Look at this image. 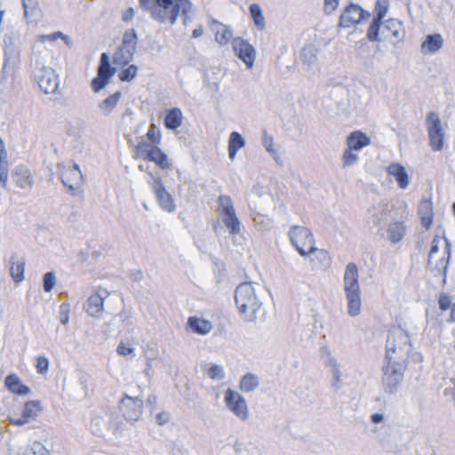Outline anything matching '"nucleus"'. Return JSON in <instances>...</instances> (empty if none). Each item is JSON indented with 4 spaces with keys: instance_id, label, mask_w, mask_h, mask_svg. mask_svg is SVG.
<instances>
[{
    "instance_id": "nucleus-42",
    "label": "nucleus",
    "mask_w": 455,
    "mask_h": 455,
    "mask_svg": "<svg viewBox=\"0 0 455 455\" xmlns=\"http://www.w3.org/2000/svg\"><path fill=\"white\" fill-rule=\"evenodd\" d=\"M207 374L212 379H221L225 377L223 367L216 363L210 365Z\"/></svg>"
},
{
    "instance_id": "nucleus-12",
    "label": "nucleus",
    "mask_w": 455,
    "mask_h": 455,
    "mask_svg": "<svg viewBox=\"0 0 455 455\" xmlns=\"http://www.w3.org/2000/svg\"><path fill=\"white\" fill-rule=\"evenodd\" d=\"M429 145L434 151H440L443 148V137L441 121L438 115L430 112L427 117Z\"/></svg>"
},
{
    "instance_id": "nucleus-56",
    "label": "nucleus",
    "mask_w": 455,
    "mask_h": 455,
    "mask_svg": "<svg viewBox=\"0 0 455 455\" xmlns=\"http://www.w3.org/2000/svg\"><path fill=\"white\" fill-rule=\"evenodd\" d=\"M156 403H157V397L156 395H149L146 400V403L148 406H149L150 408V412L152 413L154 409L156 408Z\"/></svg>"
},
{
    "instance_id": "nucleus-1",
    "label": "nucleus",
    "mask_w": 455,
    "mask_h": 455,
    "mask_svg": "<svg viewBox=\"0 0 455 455\" xmlns=\"http://www.w3.org/2000/svg\"><path fill=\"white\" fill-rule=\"evenodd\" d=\"M407 334L401 329H395L389 331L387 339L386 358L387 363L384 368L382 383L384 388L388 393L396 390L398 384L403 377V368L401 363L393 361L392 354L401 350L403 346L407 343Z\"/></svg>"
},
{
    "instance_id": "nucleus-7",
    "label": "nucleus",
    "mask_w": 455,
    "mask_h": 455,
    "mask_svg": "<svg viewBox=\"0 0 455 455\" xmlns=\"http://www.w3.org/2000/svg\"><path fill=\"white\" fill-rule=\"evenodd\" d=\"M60 179L63 185L69 192L76 196L82 192L84 187V176L79 166L73 163H61L58 164Z\"/></svg>"
},
{
    "instance_id": "nucleus-3",
    "label": "nucleus",
    "mask_w": 455,
    "mask_h": 455,
    "mask_svg": "<svg viewBox=\"0 0 455 455\" xmlns=\"http://www.w3.org/2000/svg\"><path fill=\"white\" fill-rule=\"evenodd\" d=\"M235 301L241 317L246 322H253L261 312V303L250 283H241L235 290Z\"/></svg>"
},
{
    "instance_id": "nucleus-21",
    "label": "nucleus",
    "mask_w": 455,
    "mask_h": 455,
    "mask_svg": "<svg viewBox=\"0 0 455 455\" xmlns=\"http://www.w3.org/2000/svg\"><path fill=\"white\" fill-rule=\"evenodd\" d=\"M10 275L16 283H20L25 278V265L26 260L23 257H18L16 252H13L9 259Z\"/></svg>"
},
{
    "instance_id": "nucleus-62",
    "label": "nucleus",
    "mask_w": 455,
    "mask_h": 455,
    "mask_svg": "<svg viewBox=\"0 0 455 455\" xmlns=\"http://www.w3.org/2000/svg\"><path fill=\"white\" fill-rule=\"evenodd\" d=\"M203 33H204V29L201 26H199L198 28H196L193 30L192 36H193V37L197 38V37L201 36L203 35Z\"/></svg>"
},
{
    "instance_id": "nucleus-23",
    "label": "nucleus",
    "mask_w": 455,
    "mask_h": 455,
    "mask_svg": "<svg viewBox=\"0 0 455 455\" xmlns=\"http://www.w3.org/2000/svg\"><path fill=\"white\" fill-rule=\"evenodd\" d=\"M187 330L198 335L208 334L212 328V323L196 315L189 316L186 324Z\"/></svg>"
},
{
    "instance_id": "nucleus-15",
    "label": "nucleus",
    "mask_w": 455,
    "mask_h": 455,
    "mask_svg": "<svg viewBox=\"0 0 455 455\" xmlns=\"http://www.w3.org/2000/svg\"><path fill=\"white\" fill-rule=\"evenodd\" d=\"M115 73V68L110 67L109 56L108 53H102L100 65L98 68V75L92 80V86L94 92H99L109 82V79Z\"/></svg>"
},
{
    "instance_id": "nucleus-40",
    "label": "nucleus",
    "mask_w": 455,
    "mask_h": 455,
    "mask_svg": "<svg viewBox=\"0 0 455 455\" xmlns=\"http://www.w3.org/2000/svg\"><path fill=\"white\" fill-rule=\"evenodd\" d=\"M119 317L120 321L123 325L130 327L132 325V322L131 321L132 317V314L131 310L126 309L124 307L123 309L118 313L113 315V320H116V318Z\"/></svg>"
},
{
    "instance_id": "nucleus-34",
    "label": "nucleus",
    "mask_w": 455,
    "mask_h": 455,
    "mask_svg": "<svg viewBox=\"0 0 455 455\" xmlns=\"http://www.w3.org/2000/svg\"><path fill=\"white\" fill-rule=\"evenodd\" d=\"M244 145L245 141L242 135L233 132L229 136V158L234 159L237 150L244 147Z\"/></svg>"
},
{
    "instance_id": "nucleus-47",
    "label": "nucleus",
    "mask_w": 455,
    "mask_h": 455,
    "mask_svg": "<svg viewBox=\"0 0 455 455\" xmlns=\"http://www.w3.org/2000/svg\"><path fill=\"white\" fill-rule=\"evenodd\" d=\"M312 262L315 264V265H317V262H321L324 267H329L330 265V261H331V258H330V255L329 253L326 251H319L317 252V254H315L314 256V258H312Z\"/></svg>"
},
{
    "instance_id": "nucleus-55",
    "label": "nucleus",
    "mask_w": 455,
    "mask_h": 455,
    "mask_svg": "<svg viewBox=\"0 0 455 455\" xmlns=\"http://www.w3.org/2000/svg\"><path fill=\"white\" fill-rule=\"evenodd\" d=\"M116 320H113V317H112L109 322L105 323L104 325L106 327V331L111 332V331H115L116 329L118 331H121V325L117 326L116 324Z\"/></svg>"
},
{
    "instance_id": "nucleus-48",
    "label": "nucleus",
    "mask_w": 455,
    "mask_h": 455,
    "mask_svg": "<svg viewBox=\"0 0 455 455\" xmlns=\"http://www.w3.org/2000/svg\"><path fill=\"white\" fill-rule=\"evenodd\" d=\"M70 305L64 302L60 307V322L61 324L66 325L69 322Z\"/></svg>"
},
{
    "instance_id": "nucleus-45",
    "label": "nucleus",
    "mask_w": 455,
    "mask_h": 455,
    "mask_svg": "<svg viewBox=\"0 0 455 455\" xmlns=\"http://www.w3.org/2000/svg\"><path fill=\"white\" fill-rule=\"evenodd\" d=\"M138 68L135 65H130L122 70L118 76L122 81H131L137 76Z\"/></svg>"
},
{
    "instance_id": "nucleus-38",
    "label": "nucleus",
    "mask_w": 455,
    "mask_h": 455,
    "mask_svg": "<svg viewBox=\"0 0 455 455\" xmlns=\"http://www.w3.org/2000/svg\"><path fill=\"white\" fill-rule=\"evenodd\" d=\"M389 8V0H377L374 8V18L377 20L382 21Z\"/></svg>"
},
{
    "instance_id": "nucleus-13",
    "label": "nucleus",
    "mask_w": 455,
    "mask_h": 455,
    "mask_svg": "<svg viewBox=\"0 0 455 455\" xmlns=\"http://www.w3.org/2000/svg\"><path fill=\"white\" fill-rule=\"evenodd\" d=\"M231 44L235 55L245 64L247 68L251 69L256 59L254 46L241 37L234 38Z\"/></svg>"
},
{
    "instance_id": "nucleus-64",
    "label": "nucleus",
    "mask_w": 455,
    "mask_h": 455,
    "mask_svg": "<svg viewBox=\"0 0 455 455\" xmlns=\"http://www.w3.org/2000/svg\"><path fill=\"white\" fill-rule=\"evenodd\" d=\"M79 381L81 383V385L83 386V388L84 389H86L87 388V386H86V379L82 376L80 379H79Z\"/></svg>"
},
{
    "instance_id": "nucleus-5",
    "label": "nucleus",
    "mask_w": 455,
    "mask_h": 455,
    "mask_svg": "<svg viewBox=\"0 0 455 455\" xmlns=\"http://www.w3.org/2000/svg\"><path fill=\"white\" fill-rule=\"evenodd\" d=\"M344 291L347 300V313L356 316L361 313L362 299L359 285V271L355 263L347 265L344 273Z\"/></svg>"
},
{
    "instance_id": "nucleus-54",
    "label": "nucleus",
    "mask_w": 455,
    "mask_h": 455,
    "mask_svg": "<svg viewBox=\"0 0 455 455\" xmlns=\"http://www.w3.org/2000/svg\"><path fill=\"white\" fill-rule=\"evenodd\" d=\"M5 60L4 64V70L5 71L8 68V66L12 65L15 61V58L12 56V52L9 50H5Z\"/></svg>"
},
{
    "instance_id": "nucleus-29",
    "label": "nucleus",
    "mask_w": 455,
    "mask_h": 455,
    "mask_svg": "<svg viewBox=\"0 0 455 455\" xmlns=\"http://www.w3.org/2000/svg\"><path fill=\"white\" fill-rule=\"evenodd\" d=\"M347 147L350 149L360 150L371 144V139L361 131H355L347 139Z\"/></svg>"
},
{
    "instance_id": "nucleus-26",
    "label": "nucleus",
    "mask_w": 455,
    "mask_h": 455,
    "mask_svg": "<svg viewBox=\"0 0 455 455\" xmlns=\"http://www.w3.org/2000/svg\"><path fill=\"white\" fill-rule=\"evenodd\" d=\"M418 212L421 225L425 228H429L434 217L432 201L430 199H422L419 202Z\"/></svg>"
},
{
    "instance_id": "nucleus-25",
    "label": "nucleus",
    "mask_w": 455,
    "mask_h": 455,
    "mask_svg": "<svg viewBox=\"0 0 455 455\" xmlns=\"http://www.w3.org/2000/svg\"><path fill=\"white\" fill-rule=\"evenodd\" d=\"M33 60L36 64V70H38L40 67H48L46 64L52 60V53L46 47H42L40 44H34Z\"/></svg>"
},
{
    "instance_id": "nucleus-2",
    "label": "nucleus",
    "mask_w": 455,
    "mask_h": 455,
    "mask_svg": "<svg viewBox=\"0 0 455 455\" xmlns=\"http://www.w3.org/2000/svg\"><path fill=\"white\" fill-rule=\"evenodd\" d=\"M140 3L150 17L161 24L174 25L180 15L185 17L186 23L193 9L190 0H140Z\"/></svg>"
},
{
    "instance_id": "nucleus-59",
    "label": "nucleus",
    "mask_w": 455,
    "mask_h": 455,
    "mask_svg": "<svg viewBox=\"0 0 455 455\" xmlns=\"http://www.w3.org/2000/svg\"><path fill=\"white\" fill-rule=\"evenodd\" d=\"M172 455H188V451L178 444H174L172 450Z\"/></svg>"
},
{
    "instance_id": "nucleus-51",
    "label": "nucleus",
    "mask_w": 455,
    "mask_h": 455,
    "mask_svg": "<svg viewBox=\"0 0 455 455\" xmlns=\"http://www.w3.org/2000/svg\"><path fill=\"white\" fill-rule=\"evenodd\" d=\"M339 0H324L323 1V11L326 14H331L339 7Z\"/></svg>"
},
{
    "instance_id": "nucleus-22",
    "label": "nucleus",
    "mask_w": 455,
    "mask_h": 455,
    "mask_svg": "<svg viewBox=\"0 0 455 455\" xmlns=\"http://www.w3.org/2000/svg\"><path fill=\"white\" fill-rule=\"evenodd\" d=\"M386 172L388 176L395 179L398 187L404 189L409 185V176L405 168L399 163H392L387 168Z\"/></svg>"
},
{
    "instance_id": "nucleus-16",
    "label": "nucleus",
    "mask_w": 455,
    "mask_h": 455,
    "mask_svg": "<svg viewBox=\"0 0 455 455\" xmlns=\"http://www.w3.org/2000/svg\"><path fill=\"white\" fill-rule=\"evenodd\" d=\"M44 410L40 400H28L24 403V407L20 418L10 417V422L17 427H22L30 420L35 419Z\"/></svg>"
},
{
    "instance_id": "nucleus-61",
    "label": "nucleus",
    "mask_w": 455,
    "mask_h": 455,
    "mask_svg": "<svg viewBox=\"0 0 455 455\" xmlns=\"http://www.w3.org/2000/svg\"><path fill=\"white\" fill-rule=\"evenodd\" d=\"M371 419L373 423L378 424L383 420V416L379 413L372 414Z\"/></svg>"
},
{
    "instance_id": "nucleus-10",
    "label": "nucleus",
    "mask_w": 455,
    "mask_h": 455,
    "mask_svg": "<svg viewBox=\"0 0 455 455\" xmlns=\"http://www.w3.org/2000/svg\"><path fill=\"white\" fill-rule=\"evenodd\" d=\"M143 400L124 394L119 401L118 409L126 421L135 422L140 419L143 412Z\"/></svg>"
},
{
    "instance_id": "nucleus-35",
    "label": "nucleus",
    "mask_w": 455,
    "mask_h": 455,
    "mask_svg": "<svg viewBox=\"0 0 455 455\" xmlns=\"http://www.w3.org/2000/svg\"><path fill=\"white\" fill-rule=\"evenodd\" d=\"M251 17L255 26L262 30L265 28V18L262 13V10L258 4H252L249 7Z\"/></svg>"
},
{
    "instance_id": "nucleus-44",
    "label": "nucleus",
    "mask_w": 455,
    "mask_h": 455,
    "mask_svg": "<svg viewBox=\"0 0 455 455\" xmlns=\"http://www.w3.org/2000/svg\"><path fill=\"white\" fill-rule=\"evenodd\" d=\"M50 361L45 355L36 357V369L37 373L45 374L49 371Z\"/></svg>"
},
{
    "instance_id": "nucleus-28",
    "label": "nucleus",
    "mask_w": 455,
    "mask_h": 455,
    "mask_svg": "<svg viewBox=\"0 0 455 455\" xmlns=\"http://www.w3.org/2000/svg\"><path fill=\"white\" fill-rule=\"evenodd\" d=\"M9 164L8 152L2 139H0V188H5L8 182Z\"/></svg>"
},
{
    "instance_id": "nucleus-11",
    "label": "nucleus",
    "mask_w": 455,
    "mask_h": 455,
    "mask_svg": "<svg viewBox=\"0 0 455 455\" xmlns=\"http://www.w3.org/2000/svg\"><path fill=\"white\" fill-rule=\"evenodd\" d=\"M289 235L299 254L307 255L315 251V239L310 229H291Z\"/></svg>"
},
{
    "instance_id": "nucleus-19",
    "label": "nucleus",
    "mask_w": 455,
    "mask_h": 455,
    "mask_svg": "<svg viewBox=\"0 0 455 455\" xmlns=\"http://www.w3.org/2000/svg\"><path fill=\"white\" fill-rule=\"evenodd\" d=\"M108 295V292L106 290L91 295L87 299L86 311L88 315L94 318H100L104 310V301Z\"/></svg>"
},
{
    "instance_id": "nucleus-41",
    "label": "nucleus",
    "mask_w": 455,
    "mask_h": 455,
    "mask_svg": "<svg viewBox=\"0 0 455 455\" xmlns=\"http://www.w3.org/2000/svg\"><path fill=\"white\" fill-rule=\"evenodd\" d=\"M23 455H50L48 451L41 443H34L29 448H27Z\"/></svg>"
},
{
    "instance_id": "nucleus-32",
    "label": "nucleus",
    "mask_w": 455,
    "mask_h": 455,
    "mask_svg": "<svg viewBox=\"0 0 455 455\" xmlns=\"http://www.w3.org/2000/svg\"><path fill=\"white\" fill-rule=\"evenodd\" d=\"M438 306L442 312L451 310L448 322L455 323V303L451 302V298L446 293H440L438 296Z\"/></svg>"
},
{
    "instance_id": "nucleus-50",
    "label": "nucleus",
    "mask_w": 455,
    "mask_h": 455,
    "mask_svg": "<svg viewBox=\"0 0 455 455\" xmlns=\"http://www.w3.org/2000/svg\"><path fill=\"white\" fill-rule=\"evenodd\" d=\"M116 351L120 355L127 356L133 354L134 348L127 343L120 342L117 346Z\"/></svg>"
},
{
    "instance_id": "nucleus-37",
    "label": "nucleus",
    "mask_w": 455,
    "mask_h": 455,
    "mask_svg": "<svg viewBox=\"0 0 455 455\" xmlns=\"http://www.w3.org/2000/svg\"><path fill=\"white\" fill-rule=\"evenodd\" d=\"M259 385L258 378L251 374H245L240 381V389L243 392H251Z\"/></svg>"
},
{
    "instance_id": "nucleus-24",
    "label": "nucleus",
    "mask_w": 455,
    "mask_h": 455,
    "mask_svg": "<svg viewBox=\"0 0 455 455\" xmlns=\"http://www.w3.org/2000/svg\"><path fill=\"white\" fill-rule=\"evenodd\" d=\"M229 408L240 419H245L248 415L245 400L237 393L229 390Z\"/></svg>"
},
{
    "instance_id": "nucleus-49",
    "label": "nucleus",
    "mask_w": 455,
    "mask_h": 455,
    "mask_svg": "<svg viewBox=\"0 0 455 455\" xmlns=\"http://www.w3.org/2000/svg\"><path fill=\"white\" fill-rule=\"evenodd\" d=\"M353 150L354 149H350L348 147L345 150L342 156L344 165H351L357 160V156L353 153Z\"/></svg>"
},
{
    "instance_id": "nucleus-20",
    "label": "nucleus",
    "mask_w": 455,
    "mask_h": 455,
    "mask_svg": "<svg viewBox=\"0 0 455 455\" xmlns=\"http://www.w3.org/2000/svg\"><path fill=\"white\" fill-rule=\"evenodd\" d=\"M12 179L20 189L27 190L33 188V174L27 166L20 165L16 167L12 173Z\"/></svg>"
},
{
    "instance_id": "nucleus-57",
    "label": "nucleus",
    "mask_w": 455,
    "mask_h": 455,
    "mask_svg": "<svg viewBox=\"0 0 455 455\" xmlns=\"http://www.w3.org/2000/svg\"><path fill=\"white\" fill-rule=\"evenodd\" d=\"M229 228H236L239 225L238 220L235 217L234 210L229 207Z\"/></svg>"
},
{
    "instance_id": "nucleus-9",
    "label": "nucleus",
    "mask_w": 455,
    "mask_h": 455,
    "mask_svg": "<svg viewBox=\"0 0 455 455\" xmlns=\"http://www.w3.org/2000/svg\"><path fill=\"white\" fill-rule=\"evenodd\" d=\"M35 78L41 91L45 94H56L60 89V77L51 67H40L36 70Z\"/></svg>"
},
{
    "instance_id": "nucleus-46",
    "label": "nucleus",
    "mask_w": 455,
    "mask_h": 455,
    "mask_svg": "<svg viewBox=\"0 0 455 455\" xmlns=\"http://www.w3.org/2000/svg\"><path fill=\"white\" fill-rule=\"evenodd\" d=\"M381 21L373 19L372 22L368 28L367 37L370 41L378 40L379 30L380 27Z\"/></svg>"
},
{
    "instance_id": "nucleus-53",
    "label": "nucleus",
    "mask_w": 455,
    "mask_h": 455,
    "mask_svg": "<svg viewBox=\"0 0 455 455\" xmlns=\"http://www.w3.org/2000/svg\"><path fill=\"white\" fill-rule=\"evenodd\" d=\"M129 277L138 283L143 279V272L140 269H132L129 271Z\"/></svg>"
},
{
    "instance_id": "nucleus-4",
    "label": "nucleus",
    "mask_w": 455,
    "mask_h": 455,
    "mask_svg": "<svg viewBox=\"0 0 455 455\" xmlns=\"http://www.w3.org/2000/svg\"><path fill=\"white\" fill-rule=\"evenodd\" d=\"M451 258V244L444 236L436 235L431 243L427 267L435 276H442L445 281Z\"/></svg>"
},
{
    "instance_id": "nucleus-33",
    "label": "nucleus",
    "mask_w": 455,
    "mask_h": 455,
    "mask_svg": "<svg viewBox=\"0 0 455 455\" xmlns=\"http://www.w3.org/2000/svg\"><path fill=\"white\" fill-rule=\"evenodd\" d=\"M60 38L64 40L68 44H69L71 42L70 38L67 35L60 31H57L50 35H38L36 36L35 44H40L42 47H44L46 43H52Z\"/></svg>"
},
{
    "instance_id": "nucleus-18",
    "label": "nucleus",
    "mask_w": 455,
    "mask_h": 455,
    "mask_svg": "<svg viewBox=\"0 0 455 455\" xmlns=\"http://www.w3.org/2000/svg\"><path fill=\"white\" fill-rule=\"evenodd\" d=\"M4 387L12 394L18 396L31 395V388L24 384L16 373H10L4 379Z\"/></svg>"
},
{
    "instance_id": "nucleus-17",
    "label": "nucleus",
    "mask_w": 455,
    "mask_h": 455,
    "mask_svg": "<svg viewBox=\"0 0 455 455\" xmlns=\"http://www.w3.org/2000/svg\"><path fill=\"white\" fill-rule=\"evenodd\" d=\"M370 17V13L363 11L359 5L348 4L339 16V26L349 28L358 24L361 20Z\"/></svg>"
},
{
    "instance_id": "nucleus-39",
    "label": "nucleus",
    "mask_w": 455,
    "mask_h": 455,
    "mask_svg": "<svg viewBox=\"0 0 455 455\" xmlns=\"http://www.w3.org/2000/svg\"><path fill=\"white\" fill-rule=\"evenodd\" d=\"M57 283L54 271H48L43 275V289L45 292H51Z\"/></svg>"
},
{
    "instance_id": "nucleus-31",
    "label": "nucleus",
    "mask_w": 455,
    "mask_h": 455,
    "mask_svg": "<svg viewBox=\"0 0 455 455\" xmlns=\"http://www.w3.org/2000/svg\"><path fill=\"white\" fill-rule=\"evenodd\" d=\"M443 44V40L440 34L428 35L421 44V50L423 52L434 53L440 50Z\"/></svg>"
},
{
    "instance_id": "nucleus-36",
    "label": "nucleus",
    "mask_w": 455,
    "mask_h": 455,
    "mask_svg": "<svg viewBox=\"0 0 455 455\" xmlns=\"http://www.w3.org/2000/svg\"><path fill=\"white\" fill-rule=\"evenodd\" d=\"M212 30L215 33V39L220 44H226L228 43L227 33L228 29L225 25L213 21L211 24Z\"/></svg>"
},
{
    "instance_id": "nucleus-43",
    "label": "nucleus",
    "mask_w": 455,
    "mask_h": 455,
    "mask_svg": "<svg viewBox=\"0 0 455 455\" xmlns=\"http://www.w3.org/2000/svg\"><path fill=\"white\" fill-rule=\"evenodd\" d=\"M147 137L150 140L149 143L153 145L158 144L161 141L160 129L156 125L151 124L148 131Z\"/></svg>"
},
{
    "instance_id": "nucleus-58",
    "label": "nucleus",
    "mask_w": 455,
    "mask_h": 455,
    "mask_svg": "<svg viewBox=\"0 0 455 455\" xmlns=\"http://www.w3.org/2000/svg\"><path fill=\"white\" fill-rule=\"evenodd\" d=\"M403 235V233H401L399 229H393L389 234V239L391 242L396 243L402 239Z\"/></svg>"
},
{
    "instance_id": "nucleus-30",
    "label": "nucleus",
    "mask_w": 455,
    "mask_h": 455,
    "mask_svg": "<svg viewBox=\"0 0 455 455\" xmlns=\"http://www.w3.org/2000/svg\"><path fill=\"white\" fill-rule=\"evenodd\" d=\"M183 121V115L180 108H173L166 112L164 117V125L169 130H176Z\"/></svg>"
},
{
    "instance_id": "nucleus-52",
    "label": "nucleus",
    "mask_w": 455,
    "mask_h": 455,
    "mask_svg": "<svg viewBox=\"0 0 455 455\" xmlns=\"http://www.w3.org/2000/svg\"><path fill=\"white\" fill-rule=\"evenodd\" d=\"M156 422L159 426H163L169 422L170 420V414L166 411H161L156 415Z\"/></svg>"
},
{
    "instance_id": "nucleus-6",
    "label": "nucleus",
    "mask_w": 455,
    "mask_h": 455,
    "mask_svg": "<svg viewBox=\"0 0 455 455\" xmlns=\"http://www.w3.org/2000/svg\"><path fill=\"white\" fill-rule=\"evenodd\" d=\"M135 157L153 162L164 171L172 169V160L169 158L168 155L156 145L148 141L139 142L135 149Z\"/></svg>"
},
{
    "instance_id": "nucleus-60",
    "label": "nucleus",
    "mask_w": 455,
    "mask_h": 455,
    "mask_svg": "<svg viewBox=\"0 0 455 455\" xmlns=\"http://www.w3.org/2000/svg\"><path fill=\"white\" fill-rule=\"evenodd\" d=\"M134 16V10L132 8L128 9L123 16L124 20L129 21L131 20Z\"/></svg>"
},
{
    "instance_id": "nucleus-8",
    "label": "nucleus",
    "mask_w": 455,
    "mask_h": 455,
    "mask_svg": "<svg viewBox=\"0 0 455 455\" xmlns=\"http://www.w3.org/2000/svg\"><path fill=\"white\" fill-rule=\"evenodd\" d=\"M138 36L134 29L126 30L122 38V44L113 56V63L123 67L127 65L132 59L137 48Z\"/></svg>"
},
{
    "instance_id": "nucleus-63",
    "label": "nucleus",
    "mask_w": 455,
    "mask_h": 455,
    "mask_svg": "<svg viewBox=\"0 0 455 455\" xmlns=\"http://www.w3.org/2000/svg\"><path fill=\"white\" fill-rule=\"evenodd\" d=\"M221 394L223 395L224 403L228 406V389L221 390Z\"/></svg>"
},
{
    "instance_id": "nucleus-14",
    "label": "nucleus",
    "mask_w": 455,
    "mask_h": 455,
    "mask_svg": "<svg viewBox=\"0 0 455 455\" xmlns=\"http://www.w3.org/2000/svg\"><path fill=\"white\" fill-rule=\"evenodd\" d=\"M151 187L160 207L168 212H172L175 211L176 204L174 203L173 197L167 191L163 179L160 177H154Z\"/></svg>"
},
{
    "instance_id": "nucleus-27",
    "label": "nucleus",
    "mask_w": 455,
    "mask_h": 455,
    "mask_svg": "<svg viewBox=\"0 0 455 455\" xmlns=\"http://www.w3.org/2000/svg\"><path fill=\"white\" fill-rule=\"evenodd\" d=\"M121 96V92H116L114 94L106 98L105 100L100 101L98 104V109L100 115L103 116H110L119 104Z\"/></svg>"
}]
</instances>
